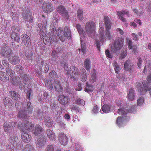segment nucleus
Instances as JSON below:
<instances>
[{"label":"nucleus","mask_w":151,"mask_h":151,"mask_svg":"<svg viewBox=\"0 0 151 151\" xmlns=\"http://www.w3.org/2000/svg\"><path fill=\"white\" fill-rule=\"evenodd\" d=\"M15 106L17 109L20 111H19L18 117L23 119H28L32 115L33 110V107L31 105V103L29 101L27 102L26 108L23 107V105L20 102H16Z\"/></svg>","instance_id":"nucleus-1"},{"label":"nucleus","mask_w":151,"mask_h":151,"mask_svg":"<svg viewBox=\"0 0 151 151\" xmlns=\"http://www.w3.org/2000/svg\"><path fill=\"white\" fill-rule=\"evenodd\" d=\"M134 106H132L131 108L128 110L124 108H121L118 109V113L119 115H122V117H119L117 118L116 123L119 127L121 126L122 123L124 121L128 120L129 119V117L126 116L125 115L128 113H132L134 111Z\"/></svg>","instance_id":"nucleus-2"},{"label":"nucleus","mask_w":151,"mask_h":151,"mask_svg":"<svg viewBox=\"0 0 151 151\" xmlns=\"http://www.w3.org/2000/svg\"><path fill=\"white\" fill-rule=\"evenodd\" d=\"M124 42V39L122 37L117 38L111 45V52L113 53H117L119 51L123 46Z\"/></svg>","instance_id":"nucleus-3"},{"label":"nucleus","mask_w":151,"mask_h":151,"mask_svg":"<svg viewBox=\"0 0 151 151\" xmlns=\"http://www.w3.org/2000/svg\"><path fill=\"white\" fill-rule=\"evenodd\" d=\"M95 24L93 21L88 22L85 25L86 32L89 37H93L95 33Z\"/></svg>","instance_id":"nucleus-4"},{"label":"nucleus","mask_w":151,"mask_h":151,"mask_svg":"<svg viewBox=\"0 0 151 151\" xmlns=\"http://www.w3.org/2000/svg\"><path fill=\"white\" fill-rule=\"evenodd\" d=\"M111 29H106L104 34V29L101 27L99 29V36L100 40L101 42H104L107 39H110L111 38L110 30Z\"/></svg>","instance_id":"nucleus-5"},{"label":"nucleus","mask_w":151,"mask_h":151,"mask_svg":"<svg viewBox=\"0 0 151 151\" xmlns=\"http://www.w3.org/2000/svg\"><path fill=\"white\" fill-rule=\"evenodd\" d=\"M19 126L22 132H31L34 128V124L29 121L24 122L22 124L19 125Z\"/></svg>","instance_id":"nucleus-6"},{"label":"nucleus","mask_w":151,"mask_h":151,"mask_svg":"<svg viewBox=\"0 0 151 151\" xmlns=\"http://www.w3.org/2000/svg\"><path fill=\"white\" fill-rule=\"evenodd\" d=\"M68 76L73 80H76L80 76V74L78 68L72 66L69 67L67 72Z\"/></svg>","instance_id":"nucleus-7"},{"label":"nucleus","mask_w":151,"mask_h":151,"mask_svg":"<svg viewBox=\"0 0 151 151\" xmlns=\"http://www.w3.org/2000/svg\"><path fill=\"white\" fill-rule=\"evenodd\" d=\"M137 86L138 88V92L140 95H143L146 93L147 90L150 91V94L151 96V89L148 87V83L147 81H144L142 82V84L144 88H143L140 83H137Z\"/></svg>","instance_id":"nucleus-8"},{"label":"nucleus","mask_w":151,"mask_h":151,"mask_svg":"<svg viewBox=\"0 0 151 151\" xmlns=\"http://www.w3.org/2000/svg\"><path fill=\"white\" fill-rule=\"evenodd\" d=\"M9 142L6 146V148L9 151H13L14 147H17L18 144V138L16 135L12 136L9 139Z\"/></svg>","instance_id":"nucleus-9"},{"label":"nucleus","mask_w":151,"mask_h":151,"mask_svg":"<svg viewBox=\"0 0 151 151\" xmlns=\"http://www.w3.org/2000/svg\"><path fill=\"white\" fill-rule=\"evenodd\" d=\"M12 32L11 33V37L15 41L19 42L20 40L19 35L17 34L20 31V29L18 27L13 26L11 28Z\"/></svg>","instance_id":"nucleus-10"},{"label":"nucleus","mask_w":151,"mask_h":151,"mask_svg":"<svg viewBox=\"0 0 151 151\" xmlns=\"http://www.w3.org/2000/svg\"><path fill=\"white\" fill-rule=\"evenodd\" d=\"M56 10L62 17L66 19H68L69 18V12L68 11L64 6L60 5L58 6L56 8Z\"/></svg>","instance_id":"nucleus-11"},{"label":"nucleus","mask_w":151,"mask_h":151,"mask_svg":"<svg viewBox=\"0 0 151 151\" xmlns=\"http://www.w3.org/2000/svg\"><path fill=\"white\" fill-rule=\"evenodd\" d=\"M33 14L30 12L29 9L22 14L23 19L25 21L28 22L30 23H32L33 22Z\"/></svg>","instance_id":"nucleus-12"},{"label":"nucleus","mask_w":151,"mask_h":151,"mask_svg":"<svg viewBox=\"0 0 151 151\" xmlns=\"http://www.w3.org/2000/svg\"><path fill=\"white\" fill-rule=\"evenodd\" d=\"M6 72L11 78V79L12 83L14 85H17L19 84V82L20 79L15 77V72L14 71L12 70L11 69L9 68L6 70Z\"/></svg>","instance_id":"nucleus-13"},{"label":"nucleus","mask_w":151,"mask_h":151,"mask_svg":"<svg viewBox=\"0 0 151 151\" xmlns=\"http://www.w3.org/2000/svg\"><path fill=\"white\" fill-rule=\"evenodd\" d=\"M42 7L43 11L47 13L52 12L54 9L52 4L48 2H44Z\"/></svg>","instance_id":"nucleus-14"},{"label":"nucleus","mask_w":151,"mask_h":151,"mask_svg":"<svg viewBox=\"0 0 151 151\" xmlns=\"http://www.w3.org/2000/svg\"><path fill=\"white\" fill-rule=\"evenodd\" d=\"M5 47H1L0 50V54L1 56L5 57H10L13 53L8 47V45Z\"/></svg>","instance_id":"nucleus-15"},{"label":"nucleus","mask_w":151,"mask_h":151,"mask_svg":"<svg viewBox=\"0 0 151 151\" xmlns=\"http://www.w3.org/2000/svg\"><path fill=\"white\" fill-rule=\"evenodd\" d=\"M3 127L4 131L9 135L14 131L13 126L11 123L5 122L3 124Z\"/></svg>","instance_id":"nucleus-16"},{"label":"nucleus","mask_w":151,"mask_h":151,"mask_svg":"<svg viewBox=\"0 0 151 151\" xmlns=\"http://www.w3.org/2000/svg\"><path fill=\"white\" fill-rule=\"evenodd\" d=\"M70 98L68 96L63 95L59 96L58 101L60 103L63 105L67 104L70 101Z\"/></svg>","instance_id":"nucleus-17"},{"label":"nucleus","mask_w":151,"mask_h":151,"mask_svg":"<svg viewBox=\"0 0 151 151\" xmlns=\"http://www.w3.org/2000/svg\"><path fill=\"white\" fill-rule=\"evenodd\" d=\"M58 139L62 145H65L68 141V138L66 135L64 133H60L58 134Z\"/></svg>","instance_id":"nucleus-18"},{"label":"nucleus","mask_w":151,"mask_h":151,"mask_svg":"<svg viewBox=\"0 0 151 151\" xmlns=\"http://www.w3.org/2000/svg\"><path fill=\"white\" fill-rule=\"evenodd\" d=\"M117 15L119 17L120 19L124 22H126V19L124 17V15H126L127 17H129V14L128 12L123 10L117 11Z\"/></svg>","instance_id":"nucleus-19"},{"label":"nucleus","mask_w":151,"mask_h":151,"mask_svg":"<svg viewBox=\"0 0 151 151\" xmlns=\"http://www.w3.org/2000/svg\"><path fill=\"white\" fill-rule=\"evenodd\" d=\"M22 42L26 47H29L30 45V39L29 36L26 34L22 35Z\"/></svg>","instance_id":"nucleus-20"},{"label":"nucleus","mask_w":151,"mask_h":151,"mask_svg":"<svg viewBox=\"0 0 151 151\" xmlns=\"http://www.w3.org/2000/svg\"><path fill=\"white\" fill-rule=\"evenodd\" d=\"M21 135V138L22 141L25 143H29L32 139L31 135L26 132H23Z\"/></svg>","instance_id":"nucleus-21"},{"label":"nucleus","mask_w":151,"mask_h":151,"mask_svg":"<svg viewBox=\"0 0 151 151\" xmlns=\"http://www.w3.org/2000/svg\"><path fill=\"white\" fill-rule=\"evenodd\" d=\"M46 139L44 137H40L37 139L36 142L37 146L39 148L43 147L46 142Z\"/></svg>","instance_id":"nucleus-22"},{"label":"nucleus","mask_w":151,"mask_h":151,"mask_svg":"<svg viewBox=\"0 0 151 151\" xmlns=\"http://www.w3.org/2000/svg\"><path fill=\"white\" fill-rule=\"evenodd\" d=\"M134 64L131 63L130 60H128L125 62L124 64V68L125 70L131 72L133 69Z\"/></svg>","instance_id":"nucleus-23"},{"label":"nucleus","mask_w":151,"mask_h":151,"mask_svg":"<svg viewBox=\"0 0 151 151\" xmlns=\"http://www.w3.org/2000/svg\"><path fill=\"white\" fill-rule=\"evenodd\" d=\"M33 116L35 119L36 120L39 119L40 121H41L43 119V113L42 112H40V110L38 109L37 111L34 112Z\"/></svg>","instance_id":"nucleus-24"},{"label":"nucleus","mask_w":151,"mask_h":151,"mask_svg":"<svg viewBox=\"0 0 151 151\" xmlns=\"http://www.w3.org/2000/svg\"><path fill=\"white\" fill-rule=\"evenodd\" d=\"M104 22L105 29H111V22L110 19L107 16H105L104 18Z\"/></svg>","instance_id":"nucleus-25"},{"label":"nucleus","mask_w":151,"mask_h":151,"mask_svg":"<svg viewBox=\"0 0 151 151\" xmlns=\"http://www.w3.org/2000/svg\"><path fill=\"white\" fill-rule=\"evenodd\" d=\"M9 60L12 64L13 65L19 64L20 62L19 58L16 55L10 58L9 59Z\"/></svg>","instance_id":"nucleus-26"},{"label":"nucleus","mask_w":151,"mask_h":151,"mask_svg":"<svg viewBox=\"0 0 151 151\" xmlns=\"http://www.w3.org/2000/svg\"><path fill=\"white\" fill-rule=\"evenodd\" d=\"M44 131V129L41 126L39 125H36L34 132V134L36 136L39 135L41 134Z\"/></svg>","instance_id":"nucleus-27"},{"label":"nucleus","mask_w":151,"mask_h":151,"mask_svg":"<svg viewBox=\"0 0 151 151\" xmlns=\"http://www.w3.org/2000/svg\"><path fill=\"white\" fill-rule=\"evenodd\" d=\"M114 106L111 104H109V105L104 104L102 106L101 109L103 112L105 113H108L110 111V109H114Z\"/></svg>","instance_id":"nucleus-28"},{"label":"nucleus","mask_w":151,"mask_h":151,"mask_svg":"<svg viewBox=\"0 0 151 151\" xmlns=\"http://www.w3.org/2000/svg\"><path fill=\"white\" fill-rule=\"evenodd\" d=\"M54 82V87L55 90L58 92H62L63 90V87L60 85V83L58 81L55 80Z\"/></svg>","instance_id":"nucleus-29"},{"label":"nucleus","mask_w":151,"mask_h":151,"mask_svg":"<svg viewBox=\"0 0 151 151\" xmlns=\"http://www.w3.org/2000/svg\"><path fill=\"white\" fill-rule=\"evenodd\" d=\"M76 27L77 29V31L81 36L80 38L81 37L82 38H85V32L83 29L82 28L81 25L78 24H77L76 25Z\"/></svg>","instance_id":"nucleus-30"},{"label":"nucleus","mask_w":151,"mask_h":151,"mask_svg":"<svg viewBox=\"0 0 151 151\" xmlns=\"http://www.w3.org/2000/svg\"><path fill=\"white\" fill-rule=\"evenodd\" d=\"M9 76L6 73L0 71V80L2 81L5 82L9 80Z\"/></svg>","instance_id":"nucleus-31"},{"label":"nucleus","mask_w":151,"mask_h":151,"mask_svg":"<svg viewBox=\"0 0 151 151\" xmlns=\"http://www.w3.org/2000/svg\"><path fill=\"white\" fill-rule=\"evenodd\" d=\"M44 122L46 125L49 127H51L53 124L52 120L48 116L44 118Z\"/></svg>","instance_id":"nucleus-32"},{"label":"nucleus","mask_w":151,"mask_h":151,"mask_svg":"<svg viewBox=\"0 0 151 151\" xmlns=\"http://www.w3.org/2000/svg\"><path fill=\"white\" fill-rule=\"evenodd\" d=\"M47 134L49 139L51 141H55V137L52 130L48 129L46 131Z\"/></svg>","instance_id":"nucleus-33"},{"label":"nucleus","mask_w":151,"mask_h":151,"mask_svg":"<svg viewBox=\"0 0 151 151\" xmlns=\"http://www.w3.org/2000/svg\"><path fill=\"white\" fill-rule=\"evenodd\" d=\"M44 82L47 88L50 90H52L53 88L52 82L51 80L49 79H44Z\"/></svg>","instance_id":"nucleus-34"},{"label":"nucleus","mask_w":151,"mask_h":151,"mask_svg":"<svg viewBox=\"0 0 151 151\" xmlns=\"http://www.w3.org/2000/svg\"><path fill=\"white\" fill-rule=\"evenodd\" d=\"M9 93L10 94L12 99L14 100H18L20 98V95L15 91H10Z\"/></svg>","instance_id":"nucleus-35"},{"label":"nucleus","mask_w":151,"mask_h":151,"mask_svg":"<svg viewBox=\"0 0 151 151\" xmlns=\"http://www.w3.org/2000/svg\"><path fill=\"white\" fill-rule=\"evenodd\" d=\"M134 91L132 89H130L128 94V98L130 101H132L135 97Z\"/></svg>","instance_id":"nucleus-36"},{"label":"nucleus","mask_w":151,"mask_h":151,"mask_svg":"<svg viewBox=\"0 0 151 151\" xmlns=\"http://www.w3.org/2000/svg\"><path fill=\"white\" fill-rule=\"evenodd\" d=\"M64 35L67 38H70L71 37L70 30L69 28L67 27H65L64 32H63Z\"/></svg>","instance_id":"nucleus-37"},{"label":"nucleus","mask_w":151,"mask_h":151,"mask_svg":"<svg viewBox=\"0 0 151 151\" xmlns=\"http://www.w3.org/2000/svg\"><path fill=\"white\" fill-rule=\"evenodd\" d=\"M81 71L82 73L81 80L83 82H85L87 78V76L86 71L83 68H82L81 69Z\"/></svg>","instance_id":"nucleus-38"},{"label":"nucleus","mask_w":151,"mask_h":151,"mask_svg":"<svg viewBox=\"0 0 151 151\" xmlns=\"http://www.w3.org/2000/svg\"><path fill=\"white\" fill-rule=\"evenodd\" d=\"M49 77L50 80H56V78H57V73L54 71H52L50 73L49 75Z\"/></svg>","instance_id":"nucleus-39"},{"label":"nucleus","mask_w":151,"mask_h":151,"mask_svg":"<svg viewBox=\"0 0 151 151\" xmlns=\"http://www.w3.org/2000/svg\"><path fill=\"white\" fill-rule=\"evenodd\" d=\"M84 39V38H80V41L81 45V50L82 52L83 53H85L86 52V45L83 42Z\"/></svg>","instance_id":"nucleus-40"},{"label":"nucleus","mask_w":151,"mask_h":151,"mask_svg":"<svg viewBox=\"0 0 151 151\" xmlns=\"http://www.w3.org/2000/svg\"><path fill=\"white\" fill-rule=\"evenodd\" d=\"M58 34L60 40L62 42L64 41L66 37L63 34V30L59 29L58 31Z\"/></svg>","instance_id":"nucleus-41"},{"label":"nucleus","mask_w":151,"mask_h":151,"mask_svg":"<svg viewBox=\"0 0 151 151\" xmlns=\"http://www.w3.org/2000/svg\"><path fill=\"white\" fill-rule=\"evenodd\" d=\"M90 61L89 59H85L84 62V66L85 68L87 71H89L90 68Z\"/></svg>","instance_id":"nucleus-42"},{"label":"nucleus","mask_w":151,"mask_h":151,"mask_svg":"<svg viewBox=\"0 0 151 151\" xmlns=\"http://www.w3.org/2000/svg\"><path fill=\"white\" fill-rule=\"evenodd\" d=\"M75 103L77 105L82 106L85 104V102L83 100L78 98L76 99Z\"/></svg>","instance_id":"nucleus-43"},{"label":"nucleus","mask_w":151,"mask_h":151,"mask_svg":"<svg viewBox=\"0 0 151 151\" xmlns=\"http://www.w3.org/2000/svg\"><path fill=\"white\" fill-rule=\"evenodd\" d=\"M34 148L31 145L27 144L25 147L23 151H34Z\"/></svg>","instance_id":"nucleus-44"},{"label":"nucleus","mask_w":151,"mask_h":151,"mask_svg":"<svg viewBox=\"0 0 151 151\" xmlns=\"http://www.w3.org/2000/svg\"><path fill=\"white\" fill-rule=\"evenodd\" d=\"M93 90V86L90 85H89L88 83H86V88L85 89V91L86 92H89L92 91Z\"/></svg>","instance_id":"nucleus-45"},{"label":"nucleus","mask_w":151,"mask_h":151,"mask_svg":"<svg viewBox=\"0 0 151 151\" xmlns=\"http://www.w3.org/2000/svg\"><path fill=\"white\" fill-rule=\"evenodd\" d=\"M112 65L115 72L118 73L119 71L120 68L117 63L115 61H114Z\"/></svg>","instance_id":"nucleus-46"},{"label":"nucleus","mask_w":151,"mask_h":151,"mask_svg":"<svg viewBox=\"0 0 151 151\" xmlns=\"http://www.w3.org/2000/svg\"><path fill=\"white\" fill-rule=\"evenodd\" d=\"M77 16L78 18L80 20L82 19L83 18V12L82 10L80 8L78 9L77 11Z\"/></svg>","instance_id":"nucleus-47"},{"label":"nucleus","mask_w":151,"mask_h":151,"mask_svg":"<svg viewBox=\"0 0 151 151\" xmlns=\"http://www.w3.org/2000/svg\"><path fill=\"white\" fill-rule=\"evenodd\" d=\"M33 96L32 91L31 89L28 90L26 93V98L29 100H30V99Z\"/></svg>","instance_id":"nucleus-48"},{"label":"nucleus","mask_w":151,"mask_h":151,"mask_svg":"<svg viewBox=\"0 0 151 151\" xmlns=\"http://www.w3.org/2000/svg\"><path fill=\"white\" fill-rule=\"evenodd\" d=\"M70 109L71 111H76V112H78L81 111V109L79 107L76 105H73L70 107Z\"/></svg>","instance_id":"nucleus-49"},{"label":"nucleus","mask_w":151,"mask_h":151,"mask_svg":"<svg viewBox=\"0 0 151 151\" xmlns=\"http://www.w3.org/2000/svg\"><path fill=\"white\" fill-rule=\"evenodd\" d=\"M96 70L94 69H93V73L92 74L91 78L92 81H93V82H95L96 81Z\"/></svg>","instance_id":"nucleus-50"},{"label":"nucleus","mask_w":151,"mask_h":151,"mask_svg":"<svg viewBox=\"0 0 151 151\" xmlns=\"http://www.w3.org/2000/svg\"><path fill=\"white\" fill-rule=\"evenodd\" d=\"M105 54L107 57L112 58L113 57L112 53L108 49H106L105 51Z\"/></svg>","instance_id":"nucleus-51"},{"label":"nucleus","mask_w":151,"mask_h":151,"mask_svg":"<svg viewBox=\"0 0 151 151\" xmlns=\"http://www.w3.org/2000/svg\"><path fill=\"white\" fill-rule=\"evenodd\" d=\"M127 50L126 49H125L124 50H123L120 55V56L119 57V59L122 60L125 58L127 55Z\"/></svg>","instance_id":"nucleus-52"},{"label":"nucleus","mask_w":151,"mask_h":151,"mask_svg":"<svg viewBox=\"0 0 151 151\" xmlns=\"http://www.w3.org/2000/svg\"><path fill=\"white\" fill-rule=\"evenodd\" d=\"M144 102V98L143 97H141L139 98L137 101V104L138 106L142 105Z\"/></svg>","instance_id":"nucleus-53"},{"label":"nucleus","mask_w":151,"mask_h":151,"mask_svg":"<svg viewBox=\"0 0 151 151\" xmlns=\"http://www.w3.org/2000/svg\"><path fill=\"white\" fill-rule=\"evenodd\" d=\"M11 100L10 99L8 98H5L3 99L4 104L5 107L7 106V105H8V104H10L9 103L11 102Z\"/></svg>","instance_id":"nucleus-54"},{"label":"nucleus","mask_w":151,"mask_h":151,"mask_svg":"<svg viewBox=\"0 0 151 151\" xmlns=\"http://www.w3.org/2000/svg\"><path fill=\"white\" fill-rule=\"evenodd\" d=\"M54 147L53 145H48L46 148V151H54Z\"/></svg>","instance_id":"nucleus-55"},{"label":"nucleus","mask_w":151,"mask_h":151,"mask_svg":"<svg viewBox=\"0 0 151 151\" xmlns=\"http://www.w3.org/2000/svg\"><path fill=\"white\" fill-rule=\"evenodd\" d=\"M9 103L10 104H8L6 107L9 109L11 110L14 107V104L12 100Z\"/></svg>","instance_id":"nucleus-56"},{"label":"nucleus","mask_w":151,"mask_h":151,"mask_svg":"<svg viewBox=\"0 0 151 151\" xmlns=\"http://www.w3.org/2000/svg\"><path fill=\"white\" fill-rule=\"evenodd\" d=\"M2 64L6 68V71L8 69H10L9 67V65L7 62L5 60H3L2 61Z\"/></svg>","instance_id":"nucleus-57"},{"label":"nucleus","mask_w":151,"mask_h":151,"mask_svg":"<svg viewBox=\"0 0 151 151\" xmlns=\"http://www.w3.org/2000/svg\"><path fill=\"white\" fill-rule=\"evenodd\" d=\"M23 78L24 82L26 83V82L29 81L30 79V77L28 75L25 74L24 75Z\"/></svg>","instance_id":"nucleus-58"},{"label":"nucleus","mask_w":151,"mask_h":151,"mask_svg":"<svg viewBox=\"0 0 151 151\" xmlns=\"http://www.w3.org/2000/svg\"><path fill=\"white\" fill-rule=\"evenodd\" d=\"M23 68L20 65H17L15 66L14 68L18 72H19L20 70H23Z\"/></svg>","instance_id":"nucleus-59"},{"label":"nucleus","mask_w":151,"mask_h":151,"mask_svg":"<svg viewBox=\"0 0 151 151\" xmlns=\"http://www.w3.org/2000/svg\"><path fill=\"white\" fill-rule=\"evenodd\" d=\"M95 43L99 51H100V42L99 41H98L96 40L95 41Z\"/></svg>","instance_id":"nucleus-60"},{"label":"nucleus","mask_w":151,"mask_h":151,"mask_svg":"<svg viewBox=\"0 0 151 151\" xmlns=\"http://www.w3.org/2000/svg\"><path fill=\"white\" fill-rule=\"evenodd\" d=\"M127 44L128 45V48L129 49H132L133 48V45L132 42L130 40L128 41Z\"/></svg>","instance_id":"nucleus-61"},{"label":"nucleus","mask_w":151,"mask_h":151,"mask_svg":"<svg viewBox=\"0 0 151 151\" xmlns=\"http://www.w3.org/2000/svg\"><path fill=\"white\" fill-rule=\"evenodd\" d=\"M51 108L52 109H55L57 108L58 107L57 105L56 104L51 103L50 104Z\"/></svg>","instance_id":"nucleus-62"},{"label":"nucleus","mask_w":151,"mask_h":151,"mask_svg":"<svg viewBox=\"0 0 151 151\" xmlns=\"http://www.w3.org/2000/svg\"><path fill=\"white\" fill-rule=\"evenodd\" d=\"M61 63L64 65L65 67L64 69L66 70L68 66L67 63L65 62L64 61H63L61 62Z\"/></svg>","instance_id":"nucleus-63"},{"label":"nucleus","mask_w":151,"mask_h":151,"mask_svg":"<svg viewBox=\"0 0 151 151\" xmlns=\"http://www.w3.org/2000/svg\"><path fill=\"white\" fill-rule=\"evenodd\" d=\"M147 11L151 12V1L149 2L147 4Z\"/></svg>","instance_id":"nucleus-64"}]
</instances>
